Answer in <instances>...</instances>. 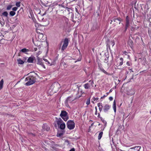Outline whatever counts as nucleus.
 <instances>
[{
	"instance_id": "37998d69",
	"label": "nucleus",
	"mask_w": 151,
	"mask_h": 151,
	"mask_svg": "<svg viewBox=\"0 0 151 151\" xmlns=\"http://www.w3.org/2000/svg\"><path fill=\"white\" fill-rule=\"evenodd\" d=\"M0 24H1V26L3 27L5 23L4 21V22H2L0 20Z\"/></svg>"
},
{
	"instance_id": "e2e57ef3",
	"label": "nucleus",
	"mask_w": 151,
	"mask_h": 151,
	"mask_svg": "<svg viewBox=\"0 0 151 151\" xmlns=\"http://www.w3.org/2000/svg\"><path fill=\"white\" fill-rule=\"evenodd\" d=\"M23 61L25 62V61L26 60H27V57H24V58H23Z\"/></svg>"
},
{
	"instance_id": "ea45409f",
	"label": "nucleus",
	"mask_w": 151,
	"mask_h": 151,
	"mask_svg": "<svg viewBox=\"0 0 151 151\" xmlns=\"http://www.w3.org/2000/svg\"><path fill=\"white\" fill-rule=\"evenodd\" d=\"M22 7L23 9H25V7L23 5V4L20 1H19V7Z\"/></svg>"
},
{
	"instance_id": "58836bf2",
	"label": "nucleus",
	"mask_w": 151,
	"mask_h": 151,
	"mask_svg": "<svg viewBox=\"0 0 151 151\" xmlns=\"http://www.w3.org/2000/svg\"><path fill=\"white\" fill-rule=\"evenodd\" d=\"M12 5H9L7 6L6 9L7 10H10L11 8H12Z\"/></svg>"
},
{
	"instance_id": "4be33fe9",
	"label": "nucleus",
	"mask_w": 151,
	"mask_h": 151,
	"mask_svg": "<svg viewBox=\"0 0 151 151\" xmlns=\"http://www.w3.org/2000/svg\"><path fill=\"white\" fill-rule=\"evenodd\" d=\"M59 6H61V7H62L63 8H65L68 12H70V10L71 9L69 8L68 7H65V6L64 5L62 4H59Z\"/></svg>"
},
{
	"instance_id": "412c9836",
	"label": "nucleus",
	"mask_w": 151,
	"mask_h": 151,
	"mask_svg": "<svg viewBox=\"0 0 151 151\" xmlns=\"http://www.w3.org/2000/svg\"><path fill=\"white\" fill-rule=\"evenodd\" d=\"M113 109H114V112H116V103L115 100H114L113 104Z\"/></svg>"
},
{
	"instance_id": "5701e85b",
	"label": "nucleus",
	"mask_w": 151,
	"mask_h": 151,
	"mask_svg": "<svg viewBox=\"0 0 151 151\" xmlns=\"http://www.w3.org/2000/svg\"><path fill=\"white\" fill-rule=\"evenodd\" d=\"M62 135H63V133H60V131L58 130L56 135L58 137H61Z\"/></svg>"
},
{
	"instance_id": "2f4dec72",
	"label": "nucleus",
	"mask_w": 151,
	"mask_h": 151,
	"mask_svg": "<svg viewBox=\"0 0 151 151\" xmlns=\"http://www.w3.org/2000/svg\"><path fill=\"white\" fill-rule=\"evenodd\" d=\"M127 65L128 66H131L132 65V63L131 62V61H128L126 63Z\"/></svg>"
},
{
	"instance_id": "3c124183",
	"label": "nucleus",
	"mask_w": 151,
	"mask_h": 151,
	"mask_svg": "<svg viewBox=\"0 0 151 151\" xmlns=\"http://www.w3.org/2000/svg\"><path fill=\"white\" fill-rule=\"evenodd\" d=\"M103 107L102 105H101V107H99V110L100 111V112L102 110Z\"/></svg>"
},
{
	"instance_id": "a19ab883",
	"label": "nucleus",
	"mask_w": 151,
	"mask_h": 151,
	"mask_svg": "<svg viewBox=\"0 0 151 151\" xmlns=\"http://www.w3.org/2000/svg\"><path fill=\"white\" fill-rule=\"evenodd\" d=\"M56 64L55 60H53V62H52L51 64H50V66H51L52 65H55Z\"/></svg>"
},
{
	"instance_id": "cd10ccee",
	"label": "nucleus",
	"mask_w": 151,
	"mask_h": 151,
	"mask_svg": "<svg viewBox=\"0 0 151 151\" xmlns=\"http://www.w3.org/2000/svg\"><path fill=\"white\" fill-rule=\"evenodd\" d=\"M103 134V132H101L99 134L98 136V139L99 140H100L101 139V137L102 136Z\"/></svg>"
},
{
	"instance_id": "bf43d9fd",
	"label": "nucleus",
	"mask_w": 151,
	"mask_h": 151,
	"mask_svg": "<svg viewBox=\"0 0 151 151\" xmlns=\"http://www.w3.org/2000/svg\"><path fill=\"white\" fill-rule=\"evenodd\" d=\"M16 5L17 7H19V2H17L16 3Z\"/></svg>"
},
{
	"instance_id": "8fccbe9b",
	"label": "nucleus",
	"mask_w": 151,
	"mask_h": 151,
	"mask_svg": "<svg viewBox=\"0 0 151 151\" xmlns=\"http://www.w3.org/2000/svg\"><path fill=\"white\" fill-rule=\"evenodd\" d=\"M17 9V7H14L12 9V10H13L14 11H14H16Z\"/></svg>"
},
{
	"instance_id": "5fc2aeb1",
	"label": "nucleus",
	"mask_w": 151,
	"mask_h": 151,
	"mask_svg": "<svg viewBox=\"0 0 151 151\" xmlns=\"http://www.w3.org/2000/svg\"><path fill=\"white\" fill-rule=\"evenodd\" d=\"M56 122V120L55 122H54V126L55 127V128H57V124H56V123L55 122Z\"/></svg>"
},
{
	"instance_id": "de8ad7c7",
	"label": "nucleus",
	"mask_w": 151,
	"mask_h": 151,
	"mask_svg": "<svg viewBox=\"0 0 151 151\" xmlns=\"http://www.w3.org/2000/svg\"><path fill=\"white\" fill-rule=\"evenodd\" d=\"M102 103H99L97 104V106L99 107H101Z\"/></svg>"
},
{
	"instance_id": "4c0bfd02",
	"label": "nucleus",
	"mask_w": 151,
	"mask_h": 151,
	"mask_svg": "<svg viewBox=\"0 0 151 151\" xmlns=\"http://www.w3.org/2000/svg\"><path fill=\"white\" fill-rule=\"evenodd\" d=\"M90 97L89 98H88L87 99L86 103V104L87 105H88L90 104Z\"/></svg>"
},
{
	"instance_id": "09e8293b",
	"label": "nucleus",
	"mask_w": 151,
	"mask_h": 151,
	"mask_svg": "<svg viewBox=\"0 0 151 151\" xmlns=\"http://www.w3.org/2000/svg\"><path fill=\"white\" fill-rule=\"evenodd\" d=\"M124 56H126L127 58L129 59V60H130V57L129 55L125 54Z\"/></svg>"
},
{
	"instance_id": "6e6d98bb",
	"label": "nucleus",
	"mask_w": 151,
	"mask_h": 151,
	"mask_svg": "<svg viewBox=\"0 0 151 151\" xmlns=\"http://www.w3.org/2000/svg\"><path fill=\"white\" fill-rule=\"evenodd\" d=\"M148 9L149 8H147L144 11V13L146 14L148 11Z\"/></svg>"
},
{
	"instance_id": "ddd939ff",
	"label": "nucleus",
	"mask_w": 151,
	"mask_h": 151,
	"mask_svg": "<svg viewBox=\"0 0 151 151\" xmlns=\"http://www.w3.org/2000/svg\"><path fill=\"white\" fill-rule=\"evenodd\" d=\"M110 106L109 105L106 104L104 107L103 110L105 112H106L109 109Z\"/></svg>"
},
{
	"instance_id": "49530a36",
	"label": "nucleus",
	"mask_w": 151,
	"mask_h": 151,
	"mask_svg": "<svg viewBox=\"0 0 151 151\" xmlns=\"http://www.w3.org/2000/svg\"><path fill=\"white\" fill-rule=\"evenodd\" d=\"M94 101H97L99 99V98L98 97H96L95 98L94 97L92 99Z\"/></svg>"
},
{
	"instance_id": "864d4df0",
	"label": "nucleus",
	"mask_w": 151,
	"mask_h": 151,
	"mask_svg": "<svg viewBox=\"0 0 151 151\" xmlns=\"http://www.w3.org/2000/svg\"><path fill=\"white\" fill-rule=\"evenodd\" d=\"M40 65H41L45 69V65H44L43 63H42Z\"/></svg>"
},
{
	"instance_id": "1a4fd4ad",
	"label": "nucleus",
	"mask_w": 151,
	"mask_h": 151,
	"mask_svg": "<svg viewBox=\"0 0 151 151\" xmlns=\"http://www.w3.org/2000/svg\"><path fill=\"white\" fill-rule=\"evenodd\" d=\"M116 20H117V21H118L119 22V24H120L121 22L122 21L123 19L120 17H113L111 19V23L113 21L115 22Z\"/></svg>"
},
{
	"instance_id": "69168bd1",
	"label": "nucleus",
	"mask_w": 151,
	"mask_h": 151,
	"mask_svg": "<svg viewBox=\"0 0 151 151\" xmlns=\"http://www.w3.org/2000/svg\"><path fill=\"white\" fill-rule=\"evenodd\" d=\"M106 96L105 95H104L103 96L101 97V99H103L105 97H106Z\"/></svg>"
},
{
	"instance_id": "bb28decb",
	"label": "nucleus",
	"mask_w": 151,
	"mask_h": 151,
	"mask_svg": "<svg viewBox=\"0 0 151 151\" xmlns=\"http://www.w3.org/2000/svg\"><path fill=\"white\" fill-rule=\"evenodd\" d=\"M130 18L128 16H127L125 19V22L130 23Z\"/></svg>"
},
{
	"instance_id": "4d7b16f0",
	"label": "nucleus",
	"mask_w": 151,
	"mask_h": 151,
	"mask_svg": "<svg viewBox=\"0 0 151 151\" xmlns=\"http://www.w3.org/2000/svg\"><path fill=\"white\" fill-rule=\"evenodd\" d=\"M109 99L110 101H112L113 99V98L111 96H110L109 98Z\"/></svg>"
},
{
	"instance_id": "79ce46f5",
	"label": "nucleus",
	"mask_w": 151,
	"mask_h": 151,
	"mask_svg": "<svg viewBox=\"0 0 151 151\" xmlns=\"http://www.w3.org/2000/svg\"><path fill=\"white\" fill-rule=\"evenodd\" d=\"M24 62L23 60H22L19 58V64H22L24 63Z\"/></svg>"
},
{
	"instance_id": "39448f33",
	"label": "nucleus",
	"mask_w": 151,
	"mask_h": 151,
	"mask_svg": "<svg viewBox=\"0 0 151 151\" xmlns=\"http://www.w3.org/2000/svg\"><path fill=\"white\" fill-rule=\"evenodd\" d=\"M60 116L65 121H67L69 118L68 113L65 110H62L61 111Z\"/></svg>"
},
{
	"instance_id": "9d476101",
	"label": "nucleus",
	"mask_w": 151,
	"mask_h": 151,
	"mask_svg": "<svg viewBox=\"0 0 151 151\" xmlns=\"http://www.w3.org/2000/svg\"><path fill=\"white\" fill-rule=\"evenodd\" d=\"M29 51V50L28 49H27L26 48H23L19 50V56H21L22 53L28 54L27 52Z\"/></svg>"
},
{
	"instance_id": "338daca9",
	"label": "nucleus",
	"mask_w": 151,
	"mask_h": 151,
	"mask_svg": "<svg viewBox=\"0 0 151 151\" xmlns=\"http://www.w3.org/2000/svg\"><path fill=\"white\" fill-rule=\"evenodd\" d=\"M113 88H111V89L109 91V93H111L112 92V91H113Z\"/></svg>"
},
{
	"instance_id": "7ed1b4c3",
	"label": "nucleus",
	"mask_w": 151,
	"mask_h": 151,
	"mask_svg": "<svg viewBox=\"0 0 151 151\" xmlns=\"http://www.w3.org/2000/svg\"><path fill=\"white\" fill-rule=\"evenodd\" d=\"M71 18L72 19V21L75 23L76 22H79L80 19H81V15L79 13H78L77 14H76L75 17H74V14L72 12H71Z\"/></svg>"
},
{
	"instance_id": "2eb2a0df",
	"label": "nucleus",
	"mask_w": 151,
	"mask_h": 151,
	"mask_svg": "<svg viewBox=\"0 0 151 151\" xmlns=\"http://www.w3.org/2000/svg\"><path fill=\"white\" fill-rule=\"evenodd\" d=\"M128 45L132 48L133 47V42L132 40L131 39H129L128 41Z\"/></svg>"
},
{
	"instance_id": "f257e3e1",
	"label": "nucleus",
	"mask_w": 151,
	"mask_h": 151,
	"mask_svg": "<svg viewBox=\"0 0 151 151\" xmlns=\"http://www.w3.org/2000/svg\"><path fill=\"white\" fill-rule=\"evenodd\" d=\"M30 73H32V75H30L28 77H27L25 81H28L25 84L27 86H29L33 84L36 82V78L35 76H38L37 73H35L34 71L30 72L29 73H28L27 75H28Z\"/></svg>"
},
{
	"instance_id": "680f3d73",
	"label": "nucleus",
	"mask_w": 151,
	"mask_h": 151,
	"mask_svg": "<svg viewBox=\"0 0 151 151\" xmlns=\"http://www.w3.org/2000/svg\"><path fill=\"white\" fill-rule=\"evenodd\" d=\"M69 151H75V149L74 148H73L71 149H70Z\"/></svg>"
},
{
	"instance_id": "9b49d317",
	"label": "nucleus",
	"mask_w": 151,
	"mask_h": 151,
	"mask_svg": "<svg viewBox=\"0 0 151 151\" xmlns=\"http://www.w3.org/2000/svg\"><path fill=\"white\" fill-rule=\"evenodd\" d=\"M35 59V58L33 55H31L28 58L27 60V62L29 63H33L34 60Z\"/></svg>"
},
{
	"instance_id": "f03ea898",
	"label": "nucleus",
	"mask_w": 151,
	"mask_h": 151,
	"mask_svg": "<svg viewBox=\"0 0 151 151\" xmlns=\"http://www.w3.org/2000/svg\"><path fill=\"white\" fill-rule=\"evenodd\" d=\"M55 118L57 119L56 122L58 128L62 130H64L65 127V123L60 118L58 119L56 117Z\"/></svg>"
},
{
	"instance_id": "4468645a",
	"label": "nucleus",
	"mask_w": 151,
	"mask_h": 151,
	"mask_svg": "<svg viewBox=\"0 0 151 151\" xmlns=\"http://www.w3.org/2000/svg\"><path fill=\"white\" fill-rule=\"evenodd\" d=\"M130 26V23L125 22V25L124 30L123 32L124 33H125L127 30V29L129 26Z\"/></svg>"
},
{
	"instance_id": "393cba45",
	"label": "nucleus",
	"mask_w": 151,
	"mask_h": 151,
	"mask_svg": "<svg viewBox=\"0 0 151 151\" xmlns=\"http://www.w3.org/2000/svg\"><path fill=\"white\" fill-rule=\"evenodd\" d=\"M58 83H52L50 86L51 88L53 89L54 88V87L55 86H57L58 85Z\"/></svg>"
},
{
	"instance_id": "a878e982",
	"label": "nucleus",
	"mask_w": 151,
	"mask_h": 151,
	"mask_svg": "<svg viewBox=\"0 0 151 151\" xmlns=\"http://www.w3.org/2000/svg\"><path fill=\"white\" fill-rule=\"evenodd\" d=\"M4 81L3 79H1L0 81V90L2 89L3 88Z\"/></svg>"
},
{
	"instance_id": "c03bdc74",
	"label": "nucleus",
	"mask_w": 151,
	"mask_h": 151,
	"mask_svg": "<svg viewBox=\"0 0 151 151\" xmlns=\"http://www.w3.org/2000/svg\"><path fill=\"white\" fill-rule=\"evenodd\" d=\"M130 30L131 31H134L135 30V28L132 26L130 27Z\"/></svg>"
},
{
	"instance_id": "473e14b6",
	"label": "nucleus",
	"mask_w": 151,
	"mask_h": 151,
	"mask_svg": "<svg viewBox=\"0 0 151 151\" xmlns=\"http://www.w3.org/2000/svg\"><path fill=\"white\" fill-rule=\"evenodd\" d=\"M19 11H20V14L21 15H23L24 14V9L22 7H21L19 9Z\"/></svg>"
},
{
	"instance_id": "dca6fc26",
	"label": "nucleus",
	"mask_w": 151,
	"mask_h": 151,
	"mask_svg": "<svg viewBox=\"0 0 151 151\" xmlns=\"http://www.w3.org/2000/svg\"><path fill=\"white\" fill-rule=\"evenodd\" d=\"M63 21L65 22V23L67 25H68L69 23L68 19L66 18V17H63Z\"/></svg>"
},
{
	"instance_id": "13d9d810",
	"label": "nucleus",
	"mask_w": 151,
	"mask_h": 151,
	"mask_svg": "<svg viewBox=\"0 0 151 151\" xmlns=\"http://www.w3.org/2000/svg\"><path fill=\"white\" fill-rule=\"evenodd\" d=\"M62 63L63 64L64 66V67H66L67 64L65 62H62Z\"/></svg>"
},
{
	"instance_id": "774afa93",
	"label": "nucleus",
	"mask_w": 151,
	"mask_h": 151,
	"mask_svg": "<svg viewBox=\"0 0 151 151\" xmlns=\"http://www.w3.org/2000/svg\"><path fill=\"white\" fill-rule=\"evenodd\" d=\"M45 129L47 131H48L50 129V128L47 127Z\"/></svg>"
},
{
	"instance_id": "c85d7f7f",
	"label": "nucleus",
	"mask_w": 151,
	"mask_h": 151,
	"mask_svg": "<svg viewBox=\"0 0 151 151\" xmlns=\"http://www.w3.org/2000/svg\"><path fill=\"white\" fill-rule=\"evenodd\" d=\"M100 7H98V9L96 13L97 14V15L98 16H99L100 15V14L101 13V11L100 10Z\"/></svg>"
},
{
	"instance_id": "7c9ffc66",
	"label": "nucleus",
	"mask_w": 151,
	"mask_h": 151,
	"mask_svg": "<svg viewBox=\"0 0 151 151\" xmlns=\"http://www.w3.org/2000/svg\"><path fill=\"white\" fill-rule=\"evenodd\" d=\"M46 14V12H45L42 15H41V16L40 17V19H39V18H38L39 20L40 21H42V20H43L44 19V18H42V17L43 16L45 15Z\"/></svg>"
},
{
	"instance_id": "6e6552de",
	"label": "nucleus",
	"mask_w": 151,
	"mask_h": 151,
	"mask_svg": "<svg viewBox=\"0 0 151 151\" xmlns=\"http://www.w3.org/2000/svg\"><path fill=\"white\" fill-rule=\"evenodd\" d=\"M106 44L107 49L109 48L110 50V45H112L113 47L115 44V42L114 40H112L110 41V40L107 39V40L106 41Z\"/></svg>"
},
{
	"instance_id": "aec40b11",
	"label": "nucleus",
	"mask_w": 151,
	"mask_h": 151,
	"mask_svg": "<svg viewBox=\"0 0 151 151\" xmlns=\"http://www.w3.org/2000/svg\"><path fill=\"white\" fill-rule=\"evenodd\" d=\"M1 15V16H3L4 17L7 18L8 17V14L7 12L5 11L3 12Z\"/></svg>"
},
{
	"instance_id": "b1692460",
	"label": "nucleus",
	"mask_w": 151,
	"mask_h": 151,
	"mask_svg": "<svg viewBox=\"0 0 151 151\" xmlns=\"http://www.w3.org/2000/svg\"><path fill=\"white\" fill-rule=\"evenodd\" d=\"M62 135H63V133H60V131L58 130L56 135L58 137H61Z\"/></svg>"
},
{
	"instance_id": "a211bd4d",
	"label": "nucleus",
	"mask_w": 151,
	"mask_h": 151,
	"mask_svg": "<svg viewBox=\"0 0 151 151\" xmlns=\"http://www.w3.org/2000/svg\"><path fill=\"white\" fill-rule=\"evenodd\" d=\"M71 96H69L68 97H67L66 99L65 100V103L66 105H67V104H68V102L69 101H73L74 100H71L70 99L71 98Z\"/></svg>"
},
{
	"instance_id": "f3484780",
	"label": "nucleus",
	"mask_w": 151,
	"mask_h": 151,
	"mask_svg": "<svg viewBox=\"0 0 151 151\" xmlns=\"http://www.w3.org/2000/svg\"><path fill=\"white\" fill-rule=\"evenodd\" d=\"M37 58L38 60L37 64L40 65L43 63L42 62V59L40 58L37 55Z\"/></svg>"
},
{
	"instance_id": "72a5a7b5",
	"label": "nucleus",
	"mask_w": 151,
	"mask_h": 151,
	"mask_svg": "<svg viewBox=\"0 0 151 151\" xmlns=\"http://www.w3.org/2000/svg\"><path fill=\"white\" fill-rule=\"evenodd\" d=\"M90 87L89 84L86 83L84 85V88L86 89H88Z\"/></svg>"
},
{
	"instance_id": "603ef678",
	"label": "nucleus",
	"mask_w": 151,
	"mask_h": 151,
	"mask_svg": "<svg viewBox=\"0 0 151 151\" xmlns=\"http://www.w3.org/2000/svg\"><path fill=\"white\" fill-rule=\"evenodd\" d=\"M60 133H63V135L65 132V131L64 130H60Z\"/></svg>"
},
{
	"instance_id": "e433bc0d",
	"label": "nucleus",
	"mask_w": 151,
	"mask_h": 151,
	"mask_svg": "<svg viewBox=\"0 0 151 151\" xmlns=\"http://www.w3.org/2000/svg\"><path fill=\"white\" fill-rule=\"evenodd\" d=\"M100 119L102 122L105 124L104 126L105 127L106 126L107 124L105 120H104L102 117H100Z\"/></svg>"
},
{
	"instance_id": "6ab92c4d",
	"label": "nucleus",
	"mask_w": 151,
	"mask_h": 151,
	"mask_svg": "<svg viewBox=\"0 0 151 151\" xmlns=\"http://www.w3.org/2000/svg\"><path fill=\"white\" fill-rule=\"evenodd\" d=\"M99 69L102 72H103L105 74H106V75H109V74L106 71H105L104 69L103 68L101 67H100V66L99 67Z\"/></svg>"
},
{
	"instance_id": "c756f323",
	"label": "nucleus",
	"mask_w": 151,
	"mask_h": 151,
	"mask_svg": "<svg viewBox=\"0 0 151 151\" xmlns=\"http://www.w3.org/2000/svg\"><path fill=\"white\" fill-rule=\"evenodd\" d=\"M139 148V149H137V151H139V150L140 149H141V147L140 146H135V147H131L130 148V149H135V148Z\"/></svg>"
},
{
	"instance_id": "423d86ee",
	"label": "nucleus",
	"mask_w": 151,
	"mask_h": 151,
	"mask_svg": "<svg viewBox=\"0 0 151 151\" xmlns=\"http://www.w3.org/2000/svg\"><path fill=\"white\" fill-rule=\"evenodd\" d=\"M100 24L97 22H94L91 28L92 31H98L100 29Z\"/></svg>"
},
{
	"instance_id": "a18cd8bd",
	"label": "nucleus",
	"mask_w": 151,
	"mask_h": 151,
	"mask_svg": "<svg viewBox=\"0 0 151 151\" xmlns=\"http://www.w3.org/2000/svg\"><path fill=\"white\" fill-rule=\"evenodd\" d=\"M43 60L44 61H45L46 62H47L48 64L49 65L50 64L49 62L48 61V60L47 59H45V58H43Z\"/></svg>"
},
{
	"instance_id": "0eeeda50",
	"label": "nucleus",
	"mask_w": 151,
	"mask_h": 151,
	"mask_svg": "<svg viewBox=\"0 0 151 151\" xmlns=\"http://www.w3.org/2000/svg\"><path fill=\"white\" fill-rule=\"evenodd\" d=\"M63 44L61 47V50L63 51L67 47L68 44V38H65L63 42Z\"/></svg>"
},
{
	"instance_id": "f8f14e48",
	"label": "nucleus",
	"mask_w": 151,
	"mask_h": 151,
	"mask_svg": "<svg viewBox=\"0 0 151 151\" xmlns=\"http://www.w3.org/2000/svg\"><path fill=\"white\" fill-rule=\"evenodd\" d=\"M104 55L106 57V58H105L104 59V62L106 63H108L109 62V52H105L104 54Z\"/></svg>"
},
{
	"instance_id": "0e129e2a",
	"label": "nucleus",
	"mask_w": 151,
	"mask_h": 151,
	"mask_svg": "<svg viewBox=\"0 0 151 151\" xmlns=\"http://www.w3.org/2000/svg\"><path fill=\"white\" fill-rule=\"evenodd\" d=\"M98 117L99 118H100V113H98Z\"/></svg>"
},
{
	"instance_id": "052dcab7",
	"label": "nucleus",
	"mask_w": 151,
	"mask_h": 151,
	"mask_svg": "<svg viewBox=\"0 0 151 151\" xmlns=\"http://www.w3.org/2000/svg\"><path fill=\"white\" fill-rule=\"evenodd\" d=\"M79 138H80L79 137H76L75 138H74V139H79Z\"/></svg>"
},
{
	"instance_id": "c9c22d12",
	"label": "nucleus",
	"mask_w": 151,
	"mask_h": 151,
	"mask_svg": "<svg viewBox=\"0 0 151 151\" xmlns=\"http://www.w3.org/2000/svg\"><path fill=\"white\" fill-rule=\"evenodd\" d=\"M15 14V12L14 11H11L9 12V15L11 16H14Z\"/></svg>"
},
{
	"instance_id": "f704fd0d",
	"label": "nucleus",
	"mask_w": 151,
	"mask_h": 151,
	"mask_svg": "<svg viewBox=\"0 0 151 151\" xmlns=\"http://www.w3.org/2000/svg\"><path fill=\"white\" fill-rule=\"evenodd\" d=\"M120 60H121V62H120L119 66H121L123 65V59L122 58H120Z\"/></svg>"
},
{
	"instance_id": "20e7f679",
	"label": "nucleus",
	"mask_w": 151,
	"mask_h": 151,
	"mask_svg": "<svg viewBox=\"0 0 151 151\" xmlns=\"http://www.w3.org/2000/svg\"><path fill=\"white\" fill-rule=\"evenodd\" d=\"M67 126L70 130L73 129L75 127V123L73 120H69L67 122Z\"/></svg>"
}]
</instances>
